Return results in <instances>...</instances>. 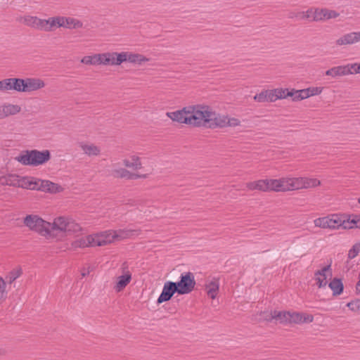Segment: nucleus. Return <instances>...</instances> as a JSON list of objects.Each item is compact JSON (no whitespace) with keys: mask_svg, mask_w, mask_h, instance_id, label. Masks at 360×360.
<instances>
[{"mask_svg":"<svg viewBox=\"0 0 360 360\" xmlns=\"http://www.w3.org/2000/svg\"><path fill=\"white\" fill-rule=\"evenodd\" d=\"M172 121L192 127L210 129L226 127V116L217 113L208 105H188L174 112H167Z\"/></svg>","mask_w":360,"mask_h":360,"instance_id":"1","label":"nucleus"},{"mask_svg":"<svg viewBox=\"0 0 360 360\" xmlns=\"http://www.w3.org/2000/svg\"><path fill=\"white\" fill-rule=\"evenodd\" d=\"M125 167L118 163L112 165V174L115 177L128 179H146L150 178L155 169V158H141L136 155H129L122 160Z\"/></svg>","mask_w":360,"mask_h":360,"instance_id":"2","label":"nucleus"},{"mask_svg":"<svg viewBox=\"0 0 360 360\" xmlns=\"http://www.w3.org/2000/svg\"><path fill=\"white\" fill-rule=\"evenodd\" d=\"M128 231L124 230L108 229L92 233L75 239L72 243V249L106 246L127 238Z\"/></svg>","mask_w":360,"mask_h":360,"instance_id":"3","label":"nucleus"},{"mask_svg":"<svg viewBox=\"0 0 360 360\" xmlns=\"http://www.w3.org/2000/svg\"><path fill=\"white\" fill-rule=\"evenodd\" d=\"M51 158L50 150H26L15 157V160L24 166L39 167L46 164Z\"/></svg>","mask_w":360,"mask_h":360,"instance_id":"4","label":"nucleus"},{"mask_svg":"<svg viewBox=\"0 0 360 360\" xmlns=\"http://www.w3.org/2000/svg\"><path fill=\"white\" fill-rule=\"evenodd\" d=\"M24 225L29 229L38 233L47 240H53L56 238L51 231V222L43 219L37 214H30L23 219Z\"/></svg>","mask_w":360,"mask_h":360,"instance_id":"5","label":"nucleus"},{"mask_svg":"<svg viewBox=\"0 0 360 360\" xmlns=\"http://www.w3.org/2000/svg\"><path fill=\"white\" fill-rule=\"evenodd\" d=\"M51 231H59L65 235L77 234L82 231V226L71 218L67 217H57L51 223Z\"/></svg>","mask_w":360,"mask_h":360,"instance_id":"6","label":"nucleus"},{"mask_svg":"<svg viewBox=\"0 0 360 360\" xmlns=\"http://www.w3.org/2000/svg\"><path fill=\"white\" fill-rule=\"evenodd\" d=\"M343 223L344 215L338 214H328L314 220L315 227L332 231L342 229Z\"/></svg>","mask_w":360,"mask_h":360,"instance_id":"7","label":"nucleus"},{"mask_svg":"<svg viewBox=\"0 0 360 360\" xmlns=\"http://www.w3.org/2000/svg\"><path fill=\"white\" fill-rule=\"evenodd\" d=\"M179 295H186L191 292L195 285V281L193 273L188 271L181 274L180 280L174 282Z\"/></svg>","mask_w":360,"mask_h":360,"instance_id":"8","label":"nucleus"},{"mask_svg":"<svg viewBox=\"0 0 360 360\" xmlns=\"http://www.w3.org/2000/svg\"><path fill=\"white\" fill-rule=\"evenodd\" d=\"M22 111V108L20 104L5 102L0 104V120L15 116L20 114Z\"/></svg>","mask_w":360,"mask_h":360,"instance_id":"9","label":"nucleus"},{"mask_svg":"<svg viewBox=\"0 0 360 360\" xmlns=\"http://www.w3.org/2000/svg\"><path fill=\"white\" fill-rule=\"evenodd\" d=\"M64 190L65 188L59 184L50 180L39 179L37 191L50 194H58L63 193Z\"/></svg>","mask_w":360,"mask_h":360,"instance_id":"10","label":"nucleus"},{"mask_svg":"<svg viewBox=\"0 0 360 360\" xmlns=\"http://www.w3.org/2000/svg\"><path fill=\"white\" fill-rule=\"evenodd\" d=\"M332 277L331 264L323 266L314 273V279L319 288H325L328 284L327 279Z\"/></svg>","mask_w":360,"mask_h":360,"instance_id":"11","label":"nucleus"},{"mask_svg":"<svg viewBox=\"0 0 360 360\" xmlns=\"http://www.w3.org/2000/svg\"><path fill=\"white\" fill-rule=\"evenodd\" d=\"M22 93L36 91L45 87V82L36 77L22 79Z\"/></svg>","mask_w":360,"mask_h":360,"instance_id":"12","label":"nucleus"},{"mask_svg":"<svg viewBox=\"0 0 360 360\" xmlns=\"http://www.w3.org/2000/svg\"><path fill=\"white\" fill-rule=\"evenodd\" d=\"M132 278L131 273L129 270H124L122 274L116 276L113 285V289L116 292H120L130 283Z\"/></svg>","mask_w":360,"mask_h":360,"instance_id":"13","label":"nucleus"},{"mask_svg":"<svg viewBox=\"0 0 360 360\" xmlns=\"http://www.w3.org/2000/svg\"><path fill=\"white\" fill-rule=\"evenodd\" d=\"M288 324L308 323L312 322L314 320V316L311 314L302 312L288 311Z\"/></svg>","mask_w":360,"mask_h":360,"instance_id":"14","label":"nucleus"},{"mask_svg":"<svg viewBox=\"0 0 360 360\" xmlns=\"http://www.w3.org/2000/svg\"><path fill=\"white\" fill-rule=\"evenodd\" d=\"M100 65H120L121 64V52H105L99 53Z\"/></svg>","mask_w":360,"mask_h":360,"instance_id":"15","label":"nucleus"},{"mask_svg":"<svg viewBox=\"0 0 360 360\" xmlns=\"http://www.w3.org/2000/svg\"><path fill=\"white\" fill-rule=\"evenodd\" d=\"M147 61H148V58L142 54L131 51L121 52V64L128 62L135 65H142Z\"/></svg>","mask_w":360,"mask_h":360,"instance_id":"16","label":"nucleus"},{"mask_svg":"<svg viewBox=\"0 0 360 360\" xmlns=\"http://www.w3.org/2000/svg\"><path fill=\"white\" fill-rule=\"evenodd\" d=\"M39 179L30 176L18 175V188L27 190H38Z\"/></svg>","mask_w":360,"mask_h":360,"instance_id":"17","label":"nucleus"},{"mask_svg":"<svg viewBox=\"0 0 360 360\" xmlns=\"http://www.w3.org/2000/svg\"><path fill=\"white\" fill-rule=\"evenodd\" d=\"M58 27L65 29H77L82 27V22L73 17H66L63 15H57Z\"/></svg>","mask_w":360,"mask_h":360,"instance_id":"18","label":"nucleus"},{"mask_svg":"<svg viewBox=\"0 0 360 360\" xmlns=\"http://www.w3.org/2000/svg\"><path fill=\"white\" fill-rule=\"evenodd\" d=\"M79 147L82 153L89 157H98L101 155V148L98 145L89 142L82 141Z\"/></svg>","mask_w":360,"mask_h":360,"instance_id":"19","label":"nucleus"},{"mask_svg":"<svg viewBox=\"0 0 360 360\" xmlns=\"http://www.w3.org/2000/svg\"><path fill=\"white\" fill-rule=\"evenodd\" d=\"M360 41L359 32H352L345 34L335 41L338 46L352 45Z\"/></svg>","mask_w":360,"mask_h":360,"instance_id":"20","label":"nucleus"},{"mask_svg":"<svg viewBox=\"0 0 360 360\" xmlns=\"http://www.w3.org/2000/svg\"><path fill=\"white\" fill-rule=\"evenodd\" d=\"M176 292L178 293V290L175 283L167 281L164 284L161 294L159 295V303L169 301Z\"/></svg>","mask_w":360,"mask_h":360,"instance_id":"21","label":"nucleus"},{"mask_svg":"<svg viewBox=\"0 0 360 360\" xmlns=\"http://www.w3.org/2000/svg\"><path fill=\"white\" fill-rule=\"evenodd\" d=\"M21 22L27 26L44 31V19L37 16L25 15L21 18Z\"/></svg>","mask_w":360,"mask_h":360,"instance_id":"22","label":"nucleus"},{"mask_svg":"<svg viewBox=\"0 0 360 360\" xmlns=\"http://www.w3.org/2000/svg\"><path fill=\"white\" fill-rule=\"evenodd\" d=\"M18 175L15 173H7L0 176V185L17 187Z\"/></svg>","mask_w":360,"mask_h":360,"instance_id":"23","label":"nucleus"},{"mask_svg":"<svg viewBox=\"0 0 360 360\" xmlns=\"http://www.w3.org/2000/svg\"><path fill=\"white\" fill-rule=\"evenodd\" d=\"M205 287L207 295L212 300L215 299L219 290V279L214 278L212 281L206 283Z\"/></svg>","mask_w":360,"mask_h":360,"instance_id":"24","label":"nucleus"},{"mask_svg":"<svg viewBox=\"0 0 360 360\" xmlns=\"http://www.w3.org/2000/svg\"><path fill=\"white\" fill-rule=\"evenodd\" d=\"M245 186L249 191H259L262 192H266L268 188L266 186V179L248 182Z\"/></svg>","mask_w":360,"mask_h":360,"instance_id":"25","label":"nucleus"},{"mask_svg":"<svg viewBox=\"0 0 360 360\" xmlns=\"http://www.w3.org/2000/svg\"><path fill=\"white\" fill-rule=\"evenodd\" d=\"M343 229H360V214L353 215L351 218L344 216Z\"/></svg>","mask_w":360,"mask_h":360,"instance_id":"26","label":"nucleus"},{"mask_svg":"<svg viewBox=\"0 0 360 360\" xmlns=\"http://www.w3.org/2000/svg\"><path fill=\"white\" fill-rule=\"evenodd\" d=\"M349 71L346 69L345 65H339L333 67L326 71L325 75L333 77L347 75Z\"/></svg>","mask_w":360,"mask_h":360,"instance_id":"27","label":"nucleus"},{"mask_svg":"<svg viewBox=\"0 0 360 360\" xmlns=\"http://www.w3.org/2000/svg\"><path fill=\"white\" fill-rule=\"evenodd\" d=\"M254 100L259 103L274 102L273 94L271 90H263L254 96Z\"/></svg>","mask_w":360,"mask_h":360,"instance_id":"28","label":"nucleus"},{"mask_svg":"<svg viewBox=\"0 0 360 360\" xmlns=\"http://www.w3.org/2000/svg\"><path fill=\"white\" fill-rule=\"evenodd\" d=\"M329 288L333 291V295L337 296L340 295L344 289L343 283L340 278H335L329 283Z\"/></svg>","mask_w":360,"mask_h":360,"instance_id":"29","label":"nucleus"},{"mask_svg":"<svg viewBox=\"0 0 360 360\" xmlns=\"http://www.w3.org/2000/svg\"><path fill=\"white\" fill-rule=\"evenodd\" d=\"M273 94L274 102L278 99H283L288 96H292V94L288 89L276 88L271 89Z\"/></svg>","mask_w":360,"mask_h":360,"instance_id":"30","label":"nucleus"},{"mask_svg":"<svg viewBox=\"0 0 360 360\" xmlns=\"http://www.w3.org/2000/svg\"><path fill=\"white\" fill-rule=\"evenodd\" d=\"M302 189L314 188L321 186V181L316 178L303 176Z\"/></svg>","mask_w":360,"mask_h":360,"instance_id":"31","label":"nucleus"},{"mask_svg":"<svg viewBox=\"0 0 360 360\" xmlns=\"http://www.w3.org/2000/svg\"><path fill=\"white\" fill-rule=\"evenodd\" d=\"M81 63L86 65H100L99 53L85 56L81 59Z\"/></svg>","mask_w":360,"mask_h":360,"instance_id":"32","label":"nucleus"},{"mask_svg":"<svg viewBox=\"0 0 360 360\" xmlns=\"http://www.w3.org/2000/svg\"><path fill=\"white\" fill-rule=\"evenodd\" d=\"M44 31L45 32H51L58 28L57 15L44 19Z\"/></svg>","mask_w":360,"mask_h":360,"instance_id":"33","label":"nucleus"},{"mask_svg":"<svg viewBox=\"0 0 360 360\" xmlns=\"http://www.w3.org/2000/svg\"><path fill=\"white\" fill-rule=\"evenodd\" d=\"M273 316L271 318H275V320L281 324H288V311H273Z\"/></svg>","mask_w":360,"mask_h":360,"instance_id":"34","label":"nucleus"},{"mask_svg":"<svg viewBox=\"0 0 360 360\" xmlns=\"http://www.w3.org/2000/svg\"><path fill=\"white\" fill-rule=\"evenodd\" d=\"M314 22H323L327 20L326 8L315 7Z\"/></svg>","mask_w":360,"mask_h":360,"instance_id":"35","label":"nucleus"},{"mask_svg":"<svg viewBox=\"0 0 360 360\" xmlns=\"http://www.w3.org/2000/svg\"><path fill=\"white\" fill-rule=\"evenodd\" d=\"M11 91H16L22 93V79L20 78H9Z\"/></svg>","mask_w":360,"mask_h":360,"instance_id":"36","label":"nucleus"},{"mask_svg":"<svg viewBox=\"0 0 360 360\" xmlns=\"http://www.w3.org/2000/svg\"><path fill=\"white\" fill-rule=\"evenodd\" d=\"M279 179H266V192H279Z\"/></svg>","mask_w":360,"mask_h":360,"instance_id":"37","label":"nucleus"},{"mask_svg":"<svg viewBox=\"0 0 360 360\" xmlns=\"http://www.w3.org/2000/svg\"><path fill=\"white\" fill-rule=\"evenodd\" d=\"M290 92L292 94L291 97L293 101H302L308 98L304 89L300 90L292 89Z\"/></svg>","mask_w":360,"mask_h":360,"instance_id":"38","label":"nucleus"},{"mask_svg":"<svg viewBox=\"0 0 360 360\" xmlns=\"http://www.w3.org/2000/svg\"><path fill=\"white\" fill-rule=\"evenodd\" d=\"M291 191L302 189L303 176L290 177Z\"/></svg>","mask_w":360,"mask_h":360,"instance_id":"39","label":"nucleus"},{"mask_svg":"<svg viewBox=\"0 0 360 360\" xmlns=\"http://www.w3.org/2000/svg\"><path fill=\"white\" fill-rule=\"evenodd\" d=\"M279 183V192L291 191L290 177L280 178Z\"/></svg>","mask_w":360,"mask_h":360,"instance_id":"40","label":"nucleus"},{"mask_svg":"<svg viewBox=\"0 0 360 360\" xmlns=\"http://www.w3.org/2000/svg\"><path fill=\"white\" fill-rule=\"evenodd\" d=\"M346 69L349 71L348 75L360 74V63H350L345 65Z\"/></svg>","mask_w":360,"mask_h":360,"instance_id":"41","label":"nucleus"},{"mask_svg":"<svg viewBox=\"0 0 360 360\" xmlns=\"http://www.w3.org/2000/svg\"><path fill=\"white\" fill-rule=\"evenodd\" d=\"M360 252V243H355L352 248L349 250L348 258L354 259L356 257Z\"/></svg>","mask_w":360,"mask_h":360,"instance_id":"42","label":"nucleus"},{"mask_svg":"<svg viewBox=\"0 0 360 360\" xmlns=\"http://www.w3.org/2000/svg\"><path fill=\"white\" fill-rule=\"evenodd\" d=\"M304 89L306 91L307 96L309 98L310 96L320 94L323 91V87H309Z\"/></svg>","mask_w":360,"mask_h":360,"instance_id":"43","label":"nucleus"},{"mask_svg":"<svg viewBox=\"0 0 360 360\" xmlns=\"http://www.w3.org/2000/svg\"><path fill=\"white\" fill-rule=\"evenodd\" d=\"M347 306L351 311L360 314V300L349 302Z\"/></svg>","mask_w":360,"mask_h":360,"instance_id":"44","label":"nucleus"},{"mask_svg":"<svg viewBox=\"0 0 360 360\" xmlns=\"http://www.w3.org/2000/svg\"><path fill=\"white\" fill-rule=\"evenodd\" d=\"M10 79L6 78L0 81V91L9 92L11 91Z\"/></svg>","mask_w":360,"mask_h":360,"instance_id":"45","label":"nucleus"},{"mask_svg":"<svg viewBox=\"0 0 360 360\" xmlns=\"http://www.w3.org/2000/svg\"><path fill=\"white\" fill-rule=\"evenodd\" d=\"M226 127H237L240 124V121L238 119L235 118V117L230 118L228 116H226Z\"/></svg>","mask_w":360,"mask_h":360,"instance_id":"46","label":"nucleus"},{"mask_svg":"<svg viewBox=\"0 0 360 360\" xmlns=\"http://www.w3.org/2000/svg\"><path fill=\"white\" fill-rule=\"evenodd\" d=\"M326 15H327V20H329L330 19L337 18L340 16V13L332 9H329L326 8Z\"/></svg>","mask_w":360,"mask_h":360,"instance_id":"47","label":"nucleus"},{"mask_svg":"<svg viewBox=\"0 0 360 360\" xmlns=\"http://www.w3.org/2000/svg\"><path fill=\"white\" fill-rule=\"evenodd\" d=\"M315 11V7H311L309 8L307 11H304L305 12V18H306V20H309L310 21H313L314 22V12Z\"/></svg>","mask_w":360,"mask_h":360,"instance_id":"48","label":"nucleus"},{"mask_svg":"<svg viewBox=\"0 0 360 360\" xmlns=\"http://www.w3.org/2000/svg\"><path fill=\"white\" fill-rule=\"evenodd\" d=\"M6 285L5 281L2 278H0V302L5 297Z\"/></svg>","mask_w":360,"mask_h":360,"instance_id":"49","label":"nucleus"},{"mask_svg":"<svg viewBox=\"0 0 360 360\" xmlns=\"http://www.w3.org/2000/svg\"><path fill=\"white\" fill-rule=\"evenodd\" d=\"M273 311H271L270 313L268 312H262L261 316L263 318V319L268 322H271L273 320H275V318H271V316H273Z\"/></svg>","mask_w":360,"mask_h":360,"instance_id":"50","label":"nucleus"},{"mask_svg":"<svg viewBox=\"0 0 360 360\" xmlns=\"http://www.w3.org/2000/svg\"><path fill=\"white\" fill-rule=\"evenodd\" d=\"M11 275L13 279H16L22 274V269L20 268H17L14 269L13 271H11Z\"/></svg>","mask_w":360,"mask_h":360,"instance_id":"51","label":"nucleus"},{"mask_svg":"<svg viewBox=\"0 0 360 360\" xmlns=\"http://www.w3.org/2000/svg\"><path fill=\"white\" fill-rule=\"evenodd\" d=\"M305 16V12L301 11L297 13L296 17L299 18L301 20H306Z\"/></svg>","mask_w":360,"mask_h":360,"instance_id":"52","label":"nucleus"},{"mask_svg":"<svg viewBox=\"0 0 360 360\" xmlns=\"http://www.w3.org/2000/svg\"><path fill=\"white\" fill-rule=\"evenodd\" d=\"M356 290L360 292V273H359V281L357 282L356 283Z\"/></svg>","mask_w":360,"mask_h":360,"instance_id":"53","label":"nucleus"},{"mask_svg":"<svg viewBox=\"0 0 360 360\" xmlns=\"http://www.w3.org/2000/svg\"><path fill=\"white\" fill-rule=\"evenodd\" d=\"M86 275V272H82V276H85Z\"/></svg>","mask_w":360,"mask_h":360,"instance_id":"54","label":"nucleus"},{"mask_svg":"<svg viewBox=\"0 0 360 360\" xmlns=\"http://www.w3.org/2000/svg\"><path fill=\"white\" fill-rule=\"evenodd\" d=\"M358 202L360 204V198L358 199Z\"/></svg>","mask_w":360,"mask_h":360,"instance_id":"55","label":"nucleus"}]
</instances>
